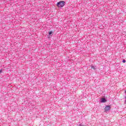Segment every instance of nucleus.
Returning a JSON list of instances; mask_svg holds the SVG:
<instances>
[{
    "mask_svg": "<svg viewBox=\"0 0 126 126\" xmlns=\"http://www.w3.org/2000/svg\"><path fill=\"white\" fill-rule=\"evenodd\" d=\"M64 3H65L64 1H61L58 2L57 4V5L58 7H63V6H64Z\"/></svg>",
    "mask_w": 126,
    "mask_h": 126,
    "instance_id": "obj_1",
    "label": "nucleus"
},
{
    "mask_svg": "<svg viewBox=\"0 0 126 126\" xmlns=\"http://www.w3.org/2000/svg\"><path fill=\"white\" fill-rule=\"evenodd\" d=\"M111 110V105L106 106L104 108V111L105 112H108Z\"/></svg>",
    "mask_w": 126,
    "mask_h": 126,
    "instance_id": "obj_2",
    "label": "nucleus"
},
{
    "mask_svg": "<svg viewBox=\"0 0 126 126\" xmlns=\"http://www.w3.org/2000/svg\"><path fill=\"white\" fill-rule=\"evenodd\" d=\"M101 103H106L107 102V100L104 98H103L101 99Z\"/></svg>",
    "mask_w": 126,
    "mask_h": 126,
    "instance_id": "obj_3",
    "label": "nucleus"
},
{
    "mask_svg": "<svg viewBox=\"0 0 126 126\" xmlns=\"http://www.w3.org/2000/svg\"><path fill=\"white\" fill-rule=\"evenodd\" d=\"M51 34H53V32L51 31L49 32V34L51 35Z\"/></svg>",
    "mask_w": 126,
    "mask_h": 126,
    "instance_id": "obj_4",
    "label": "nucleus"
},
{
    "mask_svg": "<svg viewBox=\"0 0 126 126\" xmlns=\"http://www.w3.org/2000/svg\"><path fill=\"white\" fill-rule=\"evenodd\" d=\"M123 63H126V61L125 60H123Z\"/></svg>",
    "mask_w": 126,
    "mask_h": 126,
    "instance_id": "obj_5",
    "label": "nucleus"
},
{
    "mask_svg": "<svg viewBox=\"0 0 126 126\" xmlns=\"http://www.w3.org/2000/svg\"><path fill=\"white\" fill-rule=\"evenodd\" d=\"M0 72H1V70L0 71Z\"/></svg>",
    "mask_w": 126,
    "mask_h": 126,
    "instance_id": "obj_6",
    "label": "nucleus"
}]
</instances>
